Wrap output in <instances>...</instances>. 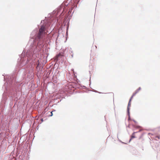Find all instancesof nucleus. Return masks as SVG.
<instances>
[{
    "label": "nucleus",
    "mask_w": 160,
    "mask_h": 160,
    "mask_svg": "<svg viewBox=\"0 0 160 160\" xmlns=\"http://www.w3.org/2000/svg\"><path fill=\"white\" fill-rule=\"evenodd\" d=\"M46 28L44 25L42 26L39 29L37 35L35 39L40 40L46 34Z\"/></svg>",
    "instance_id": "1"
},
{
    "label": "nucleus",
    "mask_w": 160,
    "mask_h": 160,
    "mask_svg": "<svg viewBox=\"0 0 160 160\" xmlns=\"http://www.w3.org/2000/svg\"><path fill=\"white\" fill-rule=\"evenodd\" d=\"M141 88L140 87L138 88L133 94L132 96V97H134L138 92L141 90Z\"/></svg>",
    "instance_id": "2"
},
{
    "label": "nucleus",
    "mask_w": 160,
    "mask_h": 160,
    "mask_svg": "<svg viewBox=\"0 0 160 160\" xmlns=\"http://www.w3.org/2000/svg\"><path fill=\"white\" fill-rule=\"evenodd\" d=\"M133 97H132V96H131V98H130V99L129 100V102L128 103V107L131 106V101L132 99L133 98Z\"/></svg>",
    "instance_id": "3"
},
{
    "label": "nucleus",
    "mask_w": 160,
    "mask_h": 160,
    "mask_svg": "<svg viewBox=\"0 0 160 160\" xmlns=\"http://www.w3.org/2000/svg\"><path fill=\"white\" fill-rule=\"evenodd\" d=\"M135 133H136L135 132H134L132 134V135L131 136V139L135 138Z\"/></svg>",
    "instance_id": "4"
},
{
    "label": "nucleus",
    "mask_w": 160,
    "mask_h": 160,
    "mask_svg": "<svg viewBox=\"0 0 160 160\" xmlns=\"http://www.w3.org/2000/svg\"><path fill=\"white\" fill-rule=\"evenodd\" d=\"M53 111H52L51 112H48V113L50 112V114L49 115V116L51 117L53 115L52 112Z\"/></svg>",
    "instance_id": "5"
},
{
    "label": "nucleus",
    "mask_w": 160,
    "mask_h": 160,
    "mask_svg": "<svg viewBox=\"0 0 160 160\" xmlns=\"http://www.w3.org/2000/svg\"><path fill=\"white\" fill-rule=\"evenodd\" d=\"M133 127L134 128H139L140 127L139 126H135L134 125H133Z\"/></svg>",
    "instance_id": "6"
},
{
    "label": "nucleus",
    "mask_w": 160,
    "mask_h": 160,
    "mask_svg": "<svg viewBox=\"0 0 160 160\" xmlns=\"http://www.w3.org/2000/svg\"><path fill=\"white\" fill-rule=\"evenodd\" d=\"M133 121L135 123H137V122L135 120H133Z\"/></svg>",
    "instance_id": "7"
},
{
    "label": "nucleus",
    "mask_w": 160,
    "mask_h": 160,
    "mask_svg": "<svg viewBox=\"0 0 160 160\" xmlns=\"http://www.w3.org/2000/svg\"><path fill=\"white\" fill-rule=\"evenodd\" d=\"M59 56H60L59 54L57 55V56H56L57 58H58Z\"/></svg>",
    "instance_id": "8"
},
{
    "label": "nucleus",
    "mask_w": 160,
    "mask_h": 160,
    "mask_svg": "<svg viewBox=\"0 0 160 160\" xmlns=\"http://www.w3.org/2000/svg\"><path fill=\"white\" fill-rule=\"evenodd\" d=\"M131 120V119H130V118L129 117L128 119V120L129 121V120Z\"/></svg>",
    "instance_id": "9"
}]
</instances>
